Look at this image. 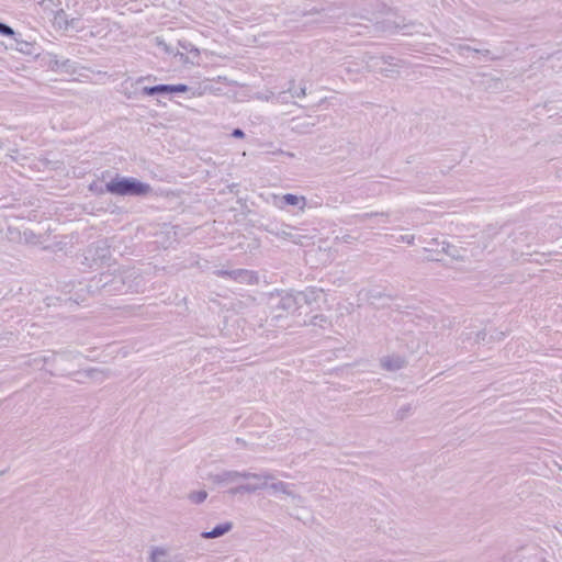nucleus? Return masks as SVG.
<instances>
[{"instance_id": "obj_3", "label": "nucleus", "mask_w": 562, "mask_h": 562, "mask_svg": "<svg viewBox=\"0 0 562 562\" xmlns=\"http://www.w3.org/2000/svg\"><path fill=\"white\" fill-rule=\"evenodd\" d=\"M367 66L371 71L379 72L389 78H394L398 75L401 63L391 56L370 57L367 61Z\"/></svg>"}, {"instance_id": "obj_2", "label": "nucleus", "mask_w": 562, "mask_h": 562, "mask_svg": "<svg viewBox=\"0 0 562 562\" xmlns=\"http://www.w3.org/2000/svg\"><path fill=\"white\" fill-rule=\"evenodd\" d=\"M250 476L244 477V480H254L252 483L240 484L229 490V494H252L260 490L269 488V483L274 480V475L271 472L254 473L247 471Z\"/></svg>"}, {"instance_id": "obj_24", "label": "nucleus", "mask_w": 562, "mask_h": 562, "mask_svg": "<svg viewBox=\"0 0 562 562\" xmlns=\"http://www.w3.org/2000/svg\"><path fill=\"white\" fill-rule=\"evenodd\" d=\"M0 34L3 36H9L15 40L18 37V33L8 24L0 22Z\"/></svg>"}, {"instance_id": "obj_5", "label": "nucleus", "mask_w": 562, "mask_h": 562, "mask_svg": "<svg viewBox=\"0 0 562 562\" xmlns=\"http://www.w3.org/2000/svg\"><path fill=\"white\" fill-rule=\"evenodd\" d=\"M111 251L106 240H98L92 244L86 255V259H91L94 265H103L110 260Z\"/></svg>"}, {"instance_id": "obj_16", "label": "nucleus", "mask_w": 562, "mask_h": 562, "mask_svg": "<svg viewBox=\"0 0 562 562\" xmlns=\"http://www.w3.org/2000/svg\"><path fill=\"white\" fill-rule=\"evenodd\" d=\"M233 528V524L232 522H225V524H221V525H217L216 527H214L211 531H204L202 532V538L204 539H213V538H218V537H222L224 536L225 533H227L228 531H231Z\"/></svg>"}, {"instance_id": "obj_6", "label": "nucleus", "mask_w": 562, "mask_h": 562, "mask_svg": "<svg viewBox=\"0 0 562 562\" xmlns=\"http://www.w3.org/2000/svg\"><path fill=\"white\" fill-rule=\"evenodd\" d=\"M249 476L247 471H235V470H224L217 473H210L209 480L216 485H227L237 483L244 477Z\"/></svg>"}, {"instance_id": "obj_31", "label": "nucleus", "mask_w": 562, "mask_h": 562, "mask_svg": "<svg viewBox=\"0 0 562 562\" xmlns=\"http://www.w3.org/2000/svg\"><path fill=\"white\" fill-rule=\"evenodd\" d=\"M156 44H157V46L161 47L166 53H168V54L172 53L169 45L162 38L156 37Z\"/></svg>"}, {"instance_id": "obj_14", "label": "nucleus", "mask_w": 562, "mask_h": 562, "mask_svg": "<svg viewBox=\"0 0 562 562\" xmlns=\"http://www.w3.org/2000/svg\"><path fill=\"white\" fill-rule=\"evenodd\" d=\"M324 294V291L318 288H307L306 290L299 292V300L304 301L306 304L317 302Z\"/></svg>"}, {"instance_id": "obj_7", "label": "nucleus", "mask_w": 562, "mask_h": 562, "mask_svg": "<svg viewBox=\"0 0 562 562\" xmlns=\"http://www.w3.org/2000/svg\"><path fill=\"white\" fill-rule=\"evenodd\" d=\"M215 274L218 277H226L240 283L254 284L257 283L258 277L254 271L247 269L235 270H216Z\"/></svg>"}, {"instance_id": "obj_11", "label": "nucleus", "mask_w": 562, "mask_h": 562, "mask_svg": "<svg viewBox=\"0 0 562 562\" xmlns=\"http://www.w3.org/2000/svg\"><path fill=\"white\" fill-rule=\"evenodd\" d=\"M277 205L280 209H283L285 205H293L297 206L301 211H304L306 206V199L303 195L286 193L280 198V202Z\"/></svg>"}, {"instance_id": "obj_8", "label": "nucleus", "mask_w": 562, "mask_h": 562, "mask_svg": "<svg viewBox=\"0 0 562 562\" xmlns=\"http://www.w3.org/2000/svg\"><path fill=\"white\" fill-rule=\"evenodd\" d=\"M135 272L133 270L124 271V273L115 274L111 281L108 280L106 274H101L100 282H102V286H111L110 291H123V286L125 284V279L134 277Z\"/></svg>"}, {"instance_id": "obj_1", "label": "nucleus", "mask_w": 562, "mask_h": 562, "mask_svg": "<svg viewBox=\"0 0 562 562\" xmlns=\"http://www.w3.org/2000/svg\"><path fill=\"white\" fill-rule=\"evenodd\" d=\"M105 189L108 192L121 196H140L146 195L151 191L149 184L140 182L135 178L119 177L108 182Z\"/></svg>"}, {"instance_id": "obj_26", "label": "nucleus", "mask_w": 562, "mask_h": 562, "mask_svg": "<svg viewBox=\"0 0 562 562\" xmlns=\"http://www.w3.org/2000/svg\"><path fill=\"white\" fill-rule=\"evenodd\" d=\"M189 90V87L187 85H169V93L172 92H187Z\"/></svg>"}, {"instance_id": "obj_20", "label": "nucleus", "mask_w": 562, "mask_h": 562, "mask_svg": "<svg viewBox=\"0 0 562 562\" xmlns=\"http://www.w3.org/2000/svg\"><path fill=\"white\" fill-rule=\"evenodd\" d=\"M297 300L299 297L297 296H294L292 294H286L284 296L281 297V301H280V306L283 308V310H291V308H294L296 303H297Z\"/></svg>"}, {"instance_id": "obj_12", "label": "nucleus", "mask_w": 562, "mask_h": 562, "mask_svg": "<svg viewBox=\"0 0 562 562\" xmlns=\"http://www.w3.org/2000/svg\"><path fill=\"white\" fill-rule=\"evenodd\" d=\"M406 360L401 356H386L381 359V367L387 371H397L404 368Z\"/></svg>"}, {"instance_id": "obj_23", "label": "nucleus", "mask_w": 562, "mask_h": 562, "mask_svg": "<svg viewBox=\"0 0 562 562\" xmlns=\"http://www.w3.org/2000/svg\"><path fill=\"white\" fill-rule=\"evenodd\" d=\"M207 497V493L205 491L192 492L189 494V499L194 504L203 503Z\"/></svg>"}, {"instance_id": "obj_4", "label": "nucleus", "mask_w": 562, "mask_h": 562, "mask_svg": "<svg viewBox=\"0 0 562 562\" xmlns=\"http://www.w3.org/2000/svg\"><path fill=\"white\" fill-rule=\"evenodd\" d=\"M79 356L78 352L71 351H60V352H50L46 356H36L31 358L26 363L27 366L34 367L36 369H44L46 364H55L58 361H70Z\"/></svg>"}, {"instance_id": "obj_10", "label": "nucleus", "mask_w": 562, "mask_h": 562, "mask_svg": "<svg viewBox=\"0 0 562 562\" xmlns=\"http://www.w3.org/2000/svg\"><path fill=\"white\" fill-rule=\"evenodd\" d=\"M75 374L82 375L83 378L93 380L95 382H103L111 376V371L109 369L88 368L82 371H78Z\"/></svg>"}, {"instance_id": "obj_33", "label": "nucleus", "mask_w": 562, "mask_h": 562, "mask_svg": "<svg viewBox=\"0 0 562 562\" xmlns=\"http://www.w3.org/2000/svg\"><path fill=\"white\" fill-rule=\"evenodd\" d=\"M485 338H486V333H485V330L479 331V333L476 334V341H477V342L484 341V340H485Z\"/></svg>"}, {"instance_id": "obj_18", "label": "nucleus", "mask_w": 562, "mask_h": 562, "mask_svg": "<svg viewBox=\"0 0 562 562\" xmlns=\"http://www.w3.org/2000/svg\"><path fill=\"white\" fill-rule=\"evenodd\" d=\"M142 92L145 95L169 93V85H157V86H153V87H144Z\"/></svg>"}, {"instance_id": "obj_34", "label": "nucleus", "mask_w": 562, "mask_h": 562, "mask_svg": "<svg viewBox=\"0 0 562 562\" xmlns=\"http://www.w3.org/2000/svg\"><path fill=\"white\" fill-rule=\"evenodd\" d=\"M236 442L239 443V445H245V441L241 440L240 438H236Z\"/></svg>"}, {"instance_id": "obj_15", "label": "nucleus", "mask_w": 562, "mask_h": 562, "mask_svg": "<svg viewBox=\"0 0 562 562\" xmlns=\"http://www.w3.org/2000/svg\"><path fill=\"white\" fill-rule=\"evenodd\" d=\"M54 21L55 24H57L59 27L68 29L76 27L79 18H71L69 20L66 12L63 9H60L59 11L56 12Z\"/></svg>"}, {"instance_id": "obj_19", "label": "nucleus", "mask_w": 562, "mask_h": 562, "mask_svg": "<svg viewBox=\"0 0 562 562\" xmlns=\"http://www.w3.org/2000/svg\"><path fill=\"white\" fill-rule=\"evenodd\" d=\"M150 562H169L167 560V551L162 548H154L149 558Z\"/></svg>"}, {"instance_id": "obj_32", "label": "nucleus", "mask_w": 562, "mask_h": 562, "mask_svg": "<svg viewBox=\"0 0 562 562\" xmlns=\"http://www.w3.org/2000/svg\"><path fill=\"white\" fill-rule=\"evenodd\" d=\"M232 136L235 137V138H243V137H245V133L240 128H235L232 132Z\"/></svg>"}, {"instance_id": "obj_9", "label": "nucleus", "mask_w": 562, "mask_h": 562, "mask_svg": "<svg viewBox=\"0 0 562 562\" xmlns=\"http://www.w3.org/2000/svg\"><path fill=\"white\" fill-rule=\"evenodd\" d=\"M317 124V120L312 116L306 117H295L291 121V128L295 133L306 134L308 133L315 125Z\"/></svg>"}, {"instance_id": "obj_22", "label": "nucleus", "mask_w": 562, "mask_h": 562, "mask_svg": "<svg viewBox=\"0 0 562 562\" xmlns=\"http://www.w3.org/2000/svg\"><path fill=\"white\" fill-rule=\"evenodd\" d=\"M373 216H385L387 217L389 214L385 213V212H371V213H363V214H357L353 216V218L356 220V222H366L367 220L373 217Z\"/></svg>"}, {"instance_id": "obj_30", "label": "nucleus", "mask_w": 562, "mask_h": 562, "mask_svg": "<svg viewBox=\"0 0 562 562\" xmlns=\"http://www.w3.org/2000/svg\"><path fill=\"white\" fill-rule=\"evenodd\" d=\"M13 317V312L9 310H0V321L8 322Z\"/></svg>"}, {"instance_id": "obj_17", "label": "nucleus", "mask_w": 562, "mask_h": 562, "mask_svg": "<svg viewBox=\"0 0 562 562\" xmlns=\"http://www.w3.org/2000/svg\"><path fill=\"white\" fill-rule=\"evenodd\" d=\"M15 42V46H14V49H16L18 52L22 53V54H25V55H32L33 52H34V46L32 43L30 42H26L24 40H22L20 37V34L18 35V37L14 40Z\"/></svg>"}, {"instance_id": "obj_13", "label": "nucleus", "mask_w": 562, "mask_h": 562, "mask_svg": "<svg viewBox=\"0 0 562 562\" xmlns=\"http://www.w3.org/2000/svg\"><path fill=\"white\" fill-rule=\"evenodd\" d=\"M269 490H271L273 493H280V494H284L289 497H292L294 499H299L301 501V496L295 494L291 488H290V484L283 482V481H278V480H273L269 483Z\"/></svg>"}, {"instance_id": "obj_21", "label": "nucleus", "mask_w": 562, "mask_h": 562, "mask_svg": "<svg viewBox=\"0 0 562 562\" xmlns=\"http://www.w3.org/2000/svg\"><path fill=\"white\" fill-rule=\"evenodd\" d=\"M456 49H457V52L459 54H463V52H475L477 54L484 55L485 57H487L490 55V50L488 49L481 50V49H477V48H473V47H471L469 45H461L460 44V45L456 46Z\"/></svg>"}, {"instance_id": "obj_28", "label": "nucleus", "mask_w": 562, "mask_h": 562, "mask_svg": "<svg viewBox=\"0 0 562 562\" xmlns=\"http://www.w3.org/2000/svg\"><path fill=\"white\" fill-rule=\"evenodd\" d=\"M414 241H415V236L414 235H401L396 239V243H406L408 245H413Z\"/></svg>"}, {"instance_id": "obj_35", "label": "nucleus", "mask_w": 562, "mask_h": 562, "mask_svg": "<svg viewBox=\"0 0 562 562\" xmlns=\"http://www.w3.org/2000/svg\"><path fill=\"white\" fill-rule=\"evenodd\" d=\"M85 13H86L85 11H80V12H79V15L81 16V15H83Z\"/></svg>"}, {"instance_id": "obj_27", "label": "nucleus", "mask_w": 562, "mask_h": 562, "mask_svg": "<svg viewBox=\"0 0 562 562\" xmlns=\"http://www.w3.org/2000/svg\"><path fill=\"white\" fill-rule=\"evenodd\" d=\"M411 411H412V406L408 404V405H405L403 407H401L398 411H397V418L400 419H404L406 416H408L411 414Z\"/></svg>"}, {"instance_id": "obj_29", "label": "nucleus", "mask_w": 562, "mask_h": 562, "mask_svg": "<svg viewBox=\"0 0 562 562\" xmlns=\"http://www.w3.org/2000/svg\"><path fill=\"white\" fill-rule=\"evenodd\" d=\"M289 91L291 92V94L293 97H297V98H303L306 95V88L305 87H301L300 89H293V88H289Z\"/></svg>"}, {"instance_id": "obj_25", "label": "nucleus", "mask_w": 562, "mask_h": 562, "mask_svg": "<svg viewBox=\"0 0 562 562\" xmlns=\"http://www.w3.org/2000/svg\"><path fill=\"white\" fill-rule=\"evenodd\" d=\"M326 323H327V318L324 315H315L310 321V325L321 326V327H323L324 324H326Z\"/></svg>"}]
</instances>
